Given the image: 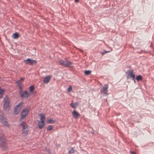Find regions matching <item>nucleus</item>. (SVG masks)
Returning a JSON list of instances; mask_svg holds the SVG:
<instances>
[{"label": "nucleus", "instance_id": "2eb2a0df", "mask_svg": "<svg viewBox=\"0 0 154 154\" xmlns=\"http://www.w3.org/2000/svg\"><path fill=\"white\" fill-rule=\"evenodd\" d=\"M70 105L72 108H74V109H75L77 107L78 105V103L77 102L72 103H71Z\"/></svg>", "mask_w": 154, "mask_h": 154}, {"label": "nucleus", "instance_id": "412c9836", "mask_svg": "<svg viewBox=\"0 0 154 154\" xmlns=\"http://www.w3.org/2000/svg\"><path fill=\"white\" fill-rule=\"evenodd\" d=\"M43 82L45 83H47L48 82V75L46 76L45 78H44Z\"/></svg>", "mask_w": 154, "mask_h": 154}, {"label": "nucleus", "instance_id": "c756f323", "mask_svg": "<svg viewBox=\"0 0 154 154\" xmlns=\"http://www.w3.org/2000/svg\"><path fill=\"white\" fill-rule=\"evenodd\" d=\"M79 0H74V2L75 3H77L79 2Z\"/></svg>", "mask_w": 154, "mask_h": 154}, {"label": "nucleus", "instance_id": "a878e982", "mask_svg": "<svg viewBox=\"0 0 154 154\" xmlns=\"http://www.w3.org/2000/svg\"><path fill=\"white\" fill-rule=\"evenodd\" d=\"M54 127L53 125H49V131L52 130Z\"/></svg>", "mask_w": 154, "mask_h": 154}, {"label": "nucleus", "instance_id": "bb28decb", "mask_svg": "<svg viewBox=\"0 0 154 154\" xmlns=\"http://www.w3.org/2000/svg\"><path fill=\"white\" fill-rule=\"evenodd\" d=\"M72 90V88L71 86H69L68 88V91L70 92Z\"/></svg>", "mask_w": 154, "mask_h": 154}, {"label": "nucleus", "instance_id": "6e6552de", "mask_svg": "<svg viewBox=\"0 0 154 154\" xmlns=\"http://www.w3.org/2000/svg\"><path fill=\"white\" fill-rule=\"evenodd\" d=\"M108 88V85L107 84H105L100 90V93L103 94V95H107Z\"/></svg>", "mask_w": 154, "mask_h": 154}, {"label": "nucleus", "instance_id": "7c9ffc66", "mask_svg": "<svg viewBox=\"0 0 154 154\" xmlns=\"http://www.w3.org/2000/svg\"><path fill=\"white\" fill-rule=\"evenodd\" d=\"M23 78H21L20 79V80H21V81H23Z\"/></svg>", "mask_w": 154, "mask_h": 154}, {"label": "nucleus", "instance_id": "5701e85b", "mask_svg": "<svg viewBox=\"0 0 154 154\" xmlns=\"http://www.w3.org/2000/svg\"><path fill=\"white\" fill-rule=\"evenodd\" d=\"M109 52H110V51H106L105 50H104L103 51V52L102 51L101 52V53L102 55H103L107 53H108Z\"/></svg>", "mask_w": 154, "mask_h": 154}, {"label": "nucleus", "instance_id": "4468645a", "mask_svg": "<svg viewBox=\"0 0 154 154\" xmlns=\"http://www.w3.org/2000/svg\"><path fill=\"white\" fill-rule=\"evenodd\" d=\"M66 60H63L62 59H60L59 60V64L63 66H64Z\"/></svg>", "mask_w": 154, "mask_h": 154}, {"label": "nucleus", "instance_id": "423d86ee", "mask_svg": "<svg viewBox=\"0 0 154 154\" xmlns=\"http://www.w3.org/2000/svg\"><path fill=\"white\" fill-rule=\"evenodd\" d=\"M24 62L25 64L30 65H34L37 63L36 60H32L30 58H28L27 59L24 60Z\"/></svg>", "mask_w": 154, "mask_h": 154}, {"label": "nucleus", "instance_id": "f03ea898", "mask_svg": "<svg viewBox=\"0 0 154 154\" xmlns=\"http://www.w3.org/2000/svg\"><path fill=\"white\" fill-rule=\"evenodd\" d=\"M20 126L22 128L21 130L22 134L24 135H26L28 131L27 124L25 122H23L20 123Z\"/></svg>", "mask_w": 154, "mask_h": 154}, {"label": "nucleus", "instance_id": "1a4fd4ad", "mask_svg": "<svg viewBox=\"0 0 154 154\" xmlns=\"http://www.w3.org/2000/svg\"><path fill=\"white\" fill-rule=\"evenodd\" d=\"M0 121L3 125L6 126H9V125L8 122L6 120V118H5L3 115L0 116Z\"/></svg>", "mask_w": 154, "mask_h": 154}, {"label": "nucleus", "instance_id": "f3484780", "mask_svg": "<svg viewBox=\"0 0 154 154\" xmlns=\"http://www.w3.org/2000/svg\"><path fill=\"white\" fill-rule=\"evenodd\" d=\"M34 87L33 85H32L29 87V91L30 92L31 94H32V92L34 91Z\"/></svg>", "mask_w": 154, "mask_h": 154}, {"label": "nucleus", "instance_id": "f704fd0d", "mask_svg": "<svg viewBox=\"0 0 154 154\" xmlns=\"http://www.w3.org/2000/svg\"><path fill=\"white\" fill-rule=\"evenodd\" d=\"M79 50L81 51H82L81 49H79Z\"/></svg>", "mask_w": 154, "mask_h": 154}, {"label": "nucleus", "instance_id": "9d476101", "mask_svg": "<svg viewBox=\"0 0 154 154\" xmlns=\"http://www.w3.org/2000/svg\"><path fill=\"white\" fill-rule=\"evenodd\" d=\"M72 114L73 117L76 119H78V117L80 116V114L75 110L72 112Z\"/></svg>", "mask_w": 154, "mask_h": 154}, {"label": "nucleus", "instance_id": "7ed1b4c3", "mask_svg": "<svg viewBox=\"0 0 154 154\" xmlns=\"http://www.w3.org/2000/svg\"><path fill=\"white\" fill-rule=\"evenodd\" d=\"M39 116H40V121H38V125L39 128H43L45 125L44 121L45 119V117L44 115L42 114H39Z\"/></svg>", "mask_w": 154, "mask_h": 154}, {"label": "nucleus", "instance_id": "a211bd4d", "mask_svg": "<svg viewBox=\"0 0 154 154\" xmlns=\"http://www.w3.org/2000/svg\"><path fill=\"white\" fill-rule=\"evenodd\" d=\"M19 37V35L17 32L14 33L12 35L13 38L14 39H16Z\"/></svg>", "mask_w": 154, "mask_h": 154}, {"label": "nucleus", "instance_id": "c85d7f7f", "mask_svg": "<svg viewBox=\"0 0 154 154\" xmlns=\"http://www.w3.org/2000/svg\"><path fill=\"white\" fill-rule=\"evenodd\" d=\"M130 153L131 154H136L134 152V151H131L130 152Z\"/></svg>", "mask_w": 154, "mask_h": 154}, {"label": "nucleus", "instance_id": "e433bc0d", "mask_svg": "<svg viewBox=\"0 0 154 154\" xmlns=\"http://www.w3.org/2000/svg\"><path fill=\"white\" fill-rule=\"evenodd\" d=\"M1 77H0V79H1Z\"/></svg>", "mask_w": 154, "mask_h": 154}, {"label": "nucleus", "instance_id": "39448f33", "mask_svg": "<svg viewBox=\"0 0 154 154\" xmlns=\"http://www.w3.org/2000/svg\"><path fill=\"white\" fill-rule=\"evenodd\" d=\"M30 107L29 106L27 107L25 109H23L21 112V119H23L26 117V115L28 114L30 110Z\"/></svg>", "mask_w": 154, "mask_h": 154}, {"label": "nucleus", "instance_id": "2f4dec72", "mask_svg": "<svg viewBox=\"0 0 154 154\" xmlns=\"http://www.w3.org/2000/svg\"><path fill=\"white\" fill-rule=\"evenodd\" d=\"M51 75H49V80L51 78Z\"/></svg>", "mask_w": 154, "mask_h": 154}, {"label": "nucleus", "instance_id": "393cba45", "mask_svg": "<svg viewBox=\"0 0 154 154\" xmlns=\"http://www.w3.org/2000/svg\"><path fill=\"white\" fill-rule=\"evenodd\" d=\"M74 150L73 148H72L69 151V153H74Z\"/></svg>", "mask_w": 154, "mask_h": 154}, {"label": "nucleus", "instance_id": "4be33fe9", "mask_svg": "<svg viewBox=\"0 0 154 154\" xmlns=\"http://www.w3.org/2000/svg\"><path fill=\"white\" fill-rule=\"evenodd\" d=\"M16 83L17 84L18 86H20L22 85L21 80H17L16 82Z\"/></svg>", "mask_w": 154, "mask_h": 154}, {"label": "nucleus", "instance_id": "72a5a7b5", "mask_svg": "<svg viewBox=\"0 0 154 154\" xmlns=\"http://www.w3.org/2000/svg\"><path fill=\"white\" fill-rule=\"evenodd\" d=\"M47 131H48V127L47 128Z\"/></svg>", "mask_w": 154, "mask_h": 154}, {"label": "nucleus", "instance_id": "c9c22d12", "mask_svg": "<svg viewBox=\"0 0 154 154\" xmlns=\"http://www.w3.org/2000/svg\"><path fill=\"white\" fill-rule=\"evenodd\" d=\"M48 153H50V152H49V151Z\"/></svg>", "mask_w": 154, "mask_h": 154}, {"label": "nucleus", "instance_id": "dca6fc26", "mask_svg": "<svg viewBox=\"0 0 154 154\" xmlns=\"http://www.w3.org/2000/svg\"><path fill=\"white\" fill-rule=\"evenodd\" d=\"M0 145L2 147V149L4 150H6L7 149V146L5 144V143H3L0 144Z\"/></svg>", "mask_w": 154, "mask_h": 154}, {"label": "nucleus", "instance_id": "f8f14e48", "mask_svg": "<svg viewBox=\"0 0 154 154\" xmlns=\"http://www.w3.org/2000/svg\"><path fill=\"white\" fill-rule=\"evenodd\" d=\"M29 94L26 91H25L24 92L20 94V97L21 98L25 97L27 98L29 96Z\"/></svg>", "mask_w": 154, "mask_h": 154}, {"label": "nucleus", "instance_id": "9b49d317", "mask_svg": "<svg viewBox=\"0 0 154 154\" xmlns=\"http://www.w3.org/2000/svg\"><path fill=\"white\" fill-rule=\"evenodd\" d=\"M72 62L66 60L64 67H72Z\"/></svg>", "mask_w": 154, "mask_h": 154}, {"label": "nucleus", "instance_id": "6ab92c4d", "mask_svg": "<svg viewBox=\"0 0 154 154\" xmlns=\"http://www.w3.org/2000/svg\"><path fill=\"white\" fill-rule=\"evenodd\" d=\"M136 79L137 81L141 80L142 79V78L141 76L140 75H137L136 77Z\"/></svg>", "mask_w": 154, "mask_h": 154}, {"label": "nucleus", "instance_id": "aec40b11", "mask_svg": "<svg viewBox=\"0 0 154 154\" xmlns=\"http://www.w3.org/2000/svg\"><path fill=\"white\" fill-rule=\"evenodd\" d=\"M91 71L90 70H85L84 71V73L86 75H88L91 73Z\"/></svg>", "mask_w": 154, "mask_h": 154}, {"label": "nucleus", "instance_id": "f257e3e1", "mask_svg": "<svg viewBox=\"0 0 154 154\" xmlns=\"http://www.w3.org/2000/svg\"><path fill=\"white\" fill-rule=\"evenodd\" d=\"M10 100L8 97L5 98L4 99V108L7 112H9L10 110Z\"/></svg>", "mask_w": 154, "mask_h": 154}, {"label": "nucleus", "instance_id": "473e14b6", "mask_svg": "<svg viewBox=\"0 0 154 154\" xmlns=\"http://www.w3.org/2000/svg\"><path fill=\"white\" fill-rule=\"evenodd\" d=\"M133 80H134V83H135V78H134V79H133Z\"/></svg>", "mask_w": 154, "mask_h": 154}, {"label": "nucleus", "instance_id": "ddd939ff", "mask_svg": "<svg viewBox=\"0 0 154 154\" xmlns=\"http://www.w3.org/2000/svg\"><path fill=\"white\" fill-rule=\"evenodd\" d=\"M6 142V138L5 136L2 135L0 136V144L5 143Z\"/></svg>", "mask_w": 154, "mask_h": 154}, {"label": "nucleus", "instance_id": "b1692460", "mask_svg": "<svg viewBox=\"0 0 154 154\" xmlns=\"http://www.w3.org/2000/svg\"><path fill=\"white\" fill-rule=\"evenodd\" d=\"M55 122V121L53 119H50L49 120V124H52L54 123Z\"/></svg>", "mask_w": 154, "mask_h": 154}, {"label": "nucleus", "instance_id": "0eeeda50", "mask_svg": "<svg viewBox=\"0 0 154 154\" xmlns=\"http://www.w3.org/2000/svg\"><path fill=\"white\" fill-rule=\"evenodd\" d=\"M127 76L128 79L132 78V79H134L135 75L134 73L133 70H130L127 71Z\"/></svg>", "mask_w": 154, "mask_h": 154}, {"label": "nucleus", "instance_id": "cd10ccee", "mask_svg": "<svg viewBox=\"0 0 154 154\" xmlns=\"http://www.w3.org/2000/svg\"><path fill=\"white\" fill-rule=\"evenodd\" d=\"M18 87H19V88L20 89V92H21L23 90V89L22 88V85H21L20 86H18Z\"/></svg>", "mask_w": 154, "mask_h": 154}, {"label": "nucleus", "instance_id": "20e7f679", "mask_svg": "<svg viewBox=\"0 0 154 154\" xmlns=\"http://www.w3.org/2000/svg\"><path fill=\"white\" fill-rule=\"evenodd\" d=\"M23 103V102H21L20 103H19L17 105L15 106L14 110V113L15 115L17 114L20 111V110L22 107V105Z\"/></svg>", "mask_w": 154, "mask_h": 154}]
</instances>
